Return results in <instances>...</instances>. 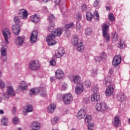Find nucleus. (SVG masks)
Wrapping results in <instances>:
<instances>
[{"label": "nucleus", "mask_w": 130, "mask_h": 130, "mask_svg": "<svg viewBox=\"0 0 130 130\" xmlns=\"http://www.w3.org/2000/svg\"><path fill=\"white\" fill-rule=\"evenodd\" d=\"M63 28H57L56 29H53L52 32L50 35V46H54L56 44L55 40L56 37H60L63 32Z\"/></svg>", "instance_id": "1"}, {"label": "nucleus", "mask_w": 130, "mask_h": 130, "mask_svg": "<svg viewBox=\"0 0 130 130\" xmlns=\"http://www.w3.org/2000/svg\"><path fill=\"white\" fill-rule=\"evenodd\" d=\"M40 92L42 97L46 96V88L45 87L32 88L29 91L30 95H37Z\"/></svg>", "instance_id": "2"}, {"label": "nucleus", "mask_w": 130, "mask_h": 130, "mask_svg": "<svg viewBox=\"0 0 130 130\" xmlns=\"http://www.w3.org/2000/svg\"><path fill=\"white\" fill-rule=\"evenodd\" d=\"M111 77L108 76L105 78V83L106 85H109L106 90V95L107 96L111 95L114 92V88L112 85H111Z\"/></svg>", "instance_id": "3"}, {"label": "nucleus", "mask_w": 130, "mask_h": 130, "mask_svg": "<svg viewBox=\"0 0 130 130\" xmlns=\"http://www.w3.org/2000/svg\"><path fill=\"white\" fill-rule=\"evenodd\" d=\"M109 25V23H106V24H103V36L107 43H108L110 40V36L108 33Z\"/></svg>", "instance_id": "4"}, {"label": "nucleus", "mask_w": 130, "mask_h": 130, "mask_svg": "<svg viewBox=\"0 0 130 130\" xmlns=\"http://www.w3.org/2000/svg\"><path fill=\"white\" fill-rule=\"evenodd\" d=\"M41 67L40 62L37 60L31 61L28 64V68L30 71H37Z\"/></svg>", "instance_id": "5"}, {"label": "nucleus", "mask_w": 130, "mask_h": 130, "mask_svg": "<svg viewBox=\"0 0 130 130\" xmlns=\"http://www.w3.org/2000/svg\"><path fill=\"white\" fill-rule=\"evenodd\" d=\"M95 109L98 112H104L108 109V107L106 103L102 102L101 103H97L95 105Z\"/></svg>", "instance_id": "6"}, {"label": "nucleus", "mask_w": 130, "mask_h": 130, "mask_svg": "<svg viewBox=\"0 0 130 130\" xmlns=\"http://www.w3.org/2000/svg\"><path fill=\"white\" fill-rule=\"evenodd\" d=\"M63 103L66 105H69L73 101V97L71 93H65L62 96Z\"/></svg>", "instance_id": "7"}, {"label": "nucleus", "mask_w": 130, "mask_h": 130, "mask_svg": "<svg viewBox=\"0 0 130 130\" xmlns=\"http://www.w3.org/2000/svg\"><path fill=\"white\" fill-rule=\"evenodd\" d=\"M64 54L65 51L64 48L60 47L55 51L53 55L56 57V58H61Z\"/></svg>", "instance_id": "8"}, {"label": "nucleus", "mask_w": 130, "mask_h": 130, "mask_svg": "<svg viewBox=\"0 0 130 130\" xmlns=\"http://www.w3.org/2000/svg\"><path fill=\"white\" fill-rule=\"evenodd\" d=\"M84 90V85L81 82H79L75 87V93L76 94H81Z\"/></svg>", "instance_id": "9"}, {"label": "nucleus", "mask_w": 130, "mask_h": 130, "mask_svg": "<svg viewBox=\"0 0 130 130\" xmlns=\"http://www.w3.org/2000/svg\"><path fill=\"white\" fill-rule=\"evenodd\" d=\"M55 76L57 79H62L64 77V72L61 69H57L55 72Z\"/></svg>", "instance_id": "10"}, {"label": "nucleus", "mask_w": 130, "mask_h": 130, "mask_svg": "<svg viewBox=\"0 0 130 130\" xmlns=\"http://www.w3.org/2000/svg\"><path fill=\"white\" fill-rule=\"evenodd\" d=\"M37 37H38V32L37 30H34L30 37V41L31 43H35L37 41Z\"/></svg>", "instance_id": "11"}, {"label": "nucleus", "mask_w": 130, "mask_h": 130, "mask_svg": "<svg viewBox=\"0 0 130 130\" xmlns=\"http://www.w3.org/2000/svg\"><path fill=\"white\" fill-rule=\"evenodd\" d=\"M70 80L71 81H73V82L78 85L80 82H81V78L79 75H75L73 76V75L69 77Z\"/></svg>", "instance_id": "12"}, {"label": "nucleus", "mask_w": 130, "mask_h": 130, "mask_svg": "<svg viewBox=\"0 0 130 130\" xmlns=\"http://www.w3.org/2000/svg\"><path fill=\"white\" fill-rule=\"evenodd\" d=\"M3 34L6 43H9V40H8V38L11 37V31H10V29L8 28H6L5 30L3 32Z\"/></svg>", "instance_id": "13"}, {"label": "nucleus", "mask_w": 130, "mask_h": 130, "mask_svg": "<svg viewBox=\"0 0 130 130\" xmlns=\"http://www.w3.org/2000/svg\"><path fill=\"white\" fill-rule=\"evenodd\" d=\"M121 61L122 58L121 56L117 55V56H115L113 59L112 65H113V66H117V65H118L121 63Z\"/></svg>", "instance_id": "14"}, {"label": "nucleus", "mask_w": 130, "mask_h": 130, "mask_svg": "<svg viewBox=\"0 0 130 130\" xmlns=\"http://www.w3.org/2000/svg\"><path fill=\"white\" fill-rule=\"evenodd\" d=\"M86 115V112L85 111V110L82 109L79 111L77 114V118L79 120H82V119H83L85 118V116Z\"/></svg>", "instance_id": "15"}, {"label": "nucleus", "mask_w": 130, "mask_h": 130, "mask_svg": "<svg viewBox=\"0 0 130 130\" xmlns=\"http://www.w3.org/2000/svg\"><path fill=\"white\" fill-rule=\"evenodd\" d=\"M20 30L21 27H20V25L19 24H14L12 26V31L15 35H19Z\"/></svg>", "instance_id": "16"}, {"label": "nucleus", "mask_w": 130, "mask_h": 130, "mask_svg": "<svg viewBox=\"0 0 130 130\" xmlns=\"http://www.w3.org/2000/svg\"><path fill=\"white\" fill-rule=\"evenodd\" d=\"M113 124L116 127H119L121 125V121L119 116H116L114 117L113 120Z\"/></svg>", "instance_id": "17"}, {"label": "nucleus", "mask_w": 130, "mask_h": 130, "mask_svg": "<svg viewBox=\"0 0 130 130\" xmlns=\"http://www.w3.org/2000/svg\"><path fill=\"white\" fill-rule=\"evenodd\" d=\"M90 100L92 102H97L100 100V94L99 93H93L90 96Z\"/></svg>", "instance_id": "18"}, {"label": "nucleus", "mask_w": 130, "mask_h": 130, "mask_svg": "<svg viewBox=\"0 0 130 130\" xmlns=\"http://www.w3.org/2000/svg\"><path fill=\"white\" fill-rule=\"evenodd\" d=\"M117 99L120 102H124L126 100V96H125L124 92L119 91L117 94Z\"/></svg>", "instance_id": "19"}, {"label": "nucleus", "mask_w": 130, "mask_h": 130, "mask_svg": "<svg viewBox=\"0 0 130 130\" xmlns=\"http://www.w3.org/2000/svg\"><path fill=\"white\" fill-rule=\"evenodd\" d=\"M85 47L83 43H79L77 46V51L79 52L80 53H82L83 52L84 50H85Z\"/></svg>", "instance_id": "20"}, {"label": "nucleus", "mask_w": 130, "mask_h": 130, "mask_svg": "<svg viewBox=\"0 0 130 130\" xmlns=\"http://www.w3.org/2000/svg\"><path fill=\"white\" fill-rule=\"evenodd\" d=\"M19 87L22 91H27L28 90V84L25 81H22L19 85Z\"/></svg>", "instance_id": "21"}, {"label": "nucleus", "mask_w": 130, "mask_h": 130, "mask_svg": "<svg viewBox=\"0 0 130 130\" xmlns=\"http://www.w3.org/2000/svg\"><path fill=\"white\" fill-rule=\"evenodd\" d=\"M31 128L33 130H39L40 128V123L37 121H33L31 123Z\"/></svg>", "instance_id": "22"}, {"label": "nucleus", "mask_w": 130, "mask_h": 130, "mask_svg": "<svg viewBox=\"0 0 130 130\" xmlns=\"http://www.w3.org/2000/svg\"><path fill=\"white\" fill-rule=\"evenodd\" d=\"M74 25V23H73V22H71V23H68V24H66L64 26V28H65V30H67V31H66L65 32V35L67 36V37H69V36H70V32L68 34V30H69V29H70V28H72Z\"/></svg>", "instance_id": "23"}, {"label": "nucleus", "mask_w": 130, "mask_h": 130, "mask_svg": "<svg viewBox=\"0 0 130 130\" xmlns=\"http://www.w3.org/2000/svg\"><path fill=\"white\" fill-rule=\"evenodd\" d=\"M56 17H55L53 14H50V29H53L54 26V20H55Z\"/></svg>", "instance_id": "24"}, {"label": "nucleus", "mask_w": 130, "mask_h": 130, "mask_svg": "<svg viewBox=\"0 0 130 130\" xmlns=\"http://www.w3.org/2000/svg\"><path fill=\"white\" fill-rule=\"evenodd\" d=\"M24 43V38L22 37H18L15 38V44L17 45H22Z\"/></svg>", "instance_id": "25"}, {"label": "nucleus", "mask_w": 130, "mask_h": 130, "mask_svg": "<svg viewBox=\"0 0 130 130\" xmlns=\"http://www.w3.org/2000/svg\"><path fill=\"white\" fill-rule=\"evenodd\" d=\"M1 55L2 56V58L4 61L7 60V49L5 48H2L1 50Z\"/></svg>", "instance_id": "26"}, {"label": "nucleus", "mask_w": 130, "mask_h": 130, "mask_svg": "<svg viewBox=\"0 0 130 130\" xmlns=\"http://www.w3.org/2000/svg\"><path fill=\"white\" fill-rule=\"evenodd\" d=\"M19 17H21L22 18H25L26 19L27 17H28V12L26 11L25 9H21L19 13Z\"/></svg>", "instance_id": "27"}, {"label": "nucleus", "mask_w": 130, "mask_h": 130, "mask_svg": "<svg viewBox=\"0 0 130 130\" xmlns=\"http://www.w3.org/2000/svg\"><path fill=\"white\" fill-rule=\"evenodd\" d=\"M7 92H8L9 94H10V96H12V97L16 95L15 90H14V88L12 86H8Z\"/></svg>", "instance_id": "28"}, {"label": "nucleus", "mask_w": 130, "mask_h": 130, "mask_svg": "<svg viewBox=\"0 0 130 130\" xmlns=\"http://www.w3.org/2000/svg\"><path fill=\"white\" fill-rule=\"evenodd\" d=\"M40 20L39 17L37 16V15H35L34 16H31L30 17V21L32 22V23H38Z\"/></svg>", "instance_id": "29"}, {"label": "nucleus", "mask_w": 130, "mask_h": 130, "mask_svg": "<svg viewBox=\"0 0 130 130\" xmlns=\"http://www.w3.org/2000/svg\"><path fill=\"white\" fill-rule=\"evenodd\" d=\"M90 72L91 76L95 77V76H97L98 74V68H93Z\"/></svg>", "instance_id": "30"}, {"label": "nucleus", "mask_w": 130, "mask_h": 130, "mask_svg": "<svg viewBox=\"0 0 130 130\" xmlns=\"http://www.w3.org/2000/svg\"><path fill=\"white\" fill-rule=\"evenodd\" d=\"M67 87V84L65 83V82H61L59 83V88L61 90H66Z\"/></svg>", "instance_id": "31"}, {"label": "nucleus", "mask_w": 130, "mask_h": 130, "mask_svg": "<svg viewBox=\"0 0 130 130\" xmlns=\"http://www.w3.org/2000/svg\"><path fill=\"white\" fill-rule=\"evenodd\" d=\"M85 35L86 36H91L93 31L90 27H87L85 30Z\"/></svg>", "instance_id": "32"}, {"label": "nucleus", "mask_w": 130, "mask_h": 130, "mask_svg": "<svg viewBox=\"0 0 130 130\" xmlns=\"http://www.w3.org/2000/svg\"><path fill=\"white\" fill-rule=\"evenodd\" d=\"M56 108V106L55 104H51V105H50V113L54 112Z\"/></svg>", "instance_id": "33"}, {"label": "nucleus", "mask_w": 130, "mask_h": 130, "mask_svg": "<svg viewBox=\"0 0 130 130\" xmlns=\"http://www.w3.org/2000/svg\"><path fill=\"white\" fill-rule=\"evenodd\" d=\"M92 120V117L90 115H86L85 118V123H90Z\"/></svg>", "instance_id": "34"}, {"label": "nucleus", "mask_w": 130, "mask_h": 130, "mask_svg": "<svg viewBox=\"0 0 130 130\" xmlns=\"http://www.w3.org/2000/svg\"><path fill=\"white\" fill-rule=\"evenodd\" d=\"M86 17L88 21H91L93 18V15H92V13H91V12H87L86 14Z\"/></svg>", "instance_id": "35"}, {"label": "nucleus", "mask_w": 130, "mask_h": 130, "mask_svg": "<svg viewBox=\"0 0 130 130\" xmlns=\"http://www.w3.org/2000/svg\"><path fill=\"white\" fill-rule=\"evenodd\" d=\"M8 120H9V119H8V118L7 117L3 118L1 121L2 125H4V126L8 125Z\"/></svg>", "instance_id": "36"}, {"label": "nucleus", "mask_w": 130, "mask_h": 130, "mask_svg": "<svg viewBox=\"0 0 130 130\" xmlns=\"http://www.w3.org/2000/svg\"><path fill=\"white\" fill-rule=\"evenodd\" d=\"M93 16L95 20H98V21H99L100 19V16L99 13H98V11H94V12L93 13Z\"/></svg>", "instance_id": "37"}, {"label": "nucleus", "mask_w": 130, "mask_h": 130, "mask_svg": "<svg viewBox=\"0 0 130 130\" xmlns=\"http://www.w3.org/2000/svg\"><path fill=\"white\" fill-rule=\"evenodd\" d=\"M72 44H74L75 46H77L79 43L78 38H74L72 41Z\"/></svg>", "instance_id": "38"}, {"label": "nucleus", "mask_w": 130, "mask_h": 130, "mask_svg": "<svg viewBox=\"0 0 130 130\" xmlns=\"http://www.w3.org/2000/svg\"><path fill=\"white\" fill-rule=\"evenodd\" d=\"M98 90L99 87L98 85H95L94 86H93V87H92L91 89V91H92V92H93V93H98Z\"/></svg>", "instance_id": "39"}, {"label": "nucleus", "mask_w": 130, "mask_h": 130, "mask_svg": "<svg viewBox=\"0 0 130 130\" xmlns=\"http://www.w3.org/2000/svg\"><path fill=\"white\" fill-rule=\"evenodd\" d=\"M84 84L86 87L88 88H90L92 85L90 80H86L85 81H84Z\"/></svg>", "instance_id": "40"}, {"label": "nucleus", "mask_w": 130, "mask_h": 130, "mask_svg": "<svg viewBox=\"0 0 130 130\" xmlns=\"http://www.w3.org/2000/svg\"><path fill=\"white\" fill-rule=\"evenodd\" d=\"M58 120L59 119L58 118H53V119H52V120H51V122L52 123V124H53V125H55V124H57Z\"/></svg>", "instance_id": "41"}, {"label": "nucleus", "mask_w": 130, "mask_h": 130, "mask_svg": "<svg viewBox=\"0 0 130 130\" xmlns=\"http://www.w3.org/2000/svg\"><path fill=\"white\" fill-rule=\"evenodd\" d=\"M88 130H94V124L93 123H89L88 125Z\"/></svg>", "instance_id": "42"}, {"label": "nucleus", "mask_w": 130, "mask_h": 130, "mask_svg": "<svg viewBox=\"0 0 130 130\" xmlns=\"http://www.w3.org/2000/svg\"><path fill=\"white\" fill-rule=\"evenodd\" d=\"M13 122L14 124H18L19 123V118L15 117L13 119Z\"/></svg>", "instance_id": "43"}, {"label": "nucleus", "mask_w": 130, "mask_h": 130, "mask_svg": "<svg viewBox=\"0 0 130 130\" xmlns=\"http://www.w3.org/2000/svg\"><path fill=\"white\" fill-rule=\"evenodd\" d=\"M14 21L15 23V25H19V23H20V19H19V17L18 16H15L14 17Z\"/></svg>", "instance_id": "44"}, {"label": "nucleus", "mask_w": 130, "mask_h": 130, "mask_svg": "<svg viewBox=\"0 0 130 130\" xmlns=\"http://www.w3.org/2000/svg\"><path fill=\"white\" fill-rule=\"evenodd\" d=\"M27 112H32L33 111V107L31 105H29L27 107Z\"/></svg>", "instance_id": "45"}, {"label": "nucleus", "mask_w": 130, "mask_h": 130, "mask_svg": "<svg viewBox=\"0 0 130 130\" xmlns=\"http://www.w3.org/2000/svg\"><path fill=\"white\" fill-rule=\"evenodd\" d=\"M10 96H11V94H9V93L6 92L4 94L3 97L5 100H7V99H9L10 98Z\"/></svg>", "instance_id": "46"}, {"label": "nucleus", "mask_w": 130, "mask_h": 130, "mask_svg": "<svg viewBox=\"0 0 130 130\" xmlns=\"http://www.w3.org/2000/svg\"><path fill=\"white\" fill-rule=\"evenodd\" d=\"M109 19L110 21H114L115 17L113 13H110V14H109Z\"/></svg>", "instance_id": "47"}, {"label": "nucleus", "mask_w": 130, "mask_h": 130, "mask_svg": "<svg viewBox=\"0 0 130 130\" xmlns=\"http://www.w3.org/2000/svg\"><path fill=\"white\" fill-rule=\"evenodd\" d=\"M118 48L119 49H124V47H125V45L122 42H120L118 45Z\"/></svg>", "instance_id": "48"}, {"label": "nucleus", "mask_w": 130, "mask_h": 130, "mask_svg": "<svg viewBox=\"0 0 130 130\" xmlns=\"http://www.w3.org/2000/svg\"><path fill=\"white\" fill-rule=\"evenodd\" d=\"M112 36L114 41H117L118 40V35L116 33L112 34Z\"/></svg>", "instance_id": "49"}, {"label": "nucleus", "mask_w": 130, "mask_h": 130, "mask_svg": "<svg viewBox=\"0 0 130 130\" xmlns=\"http://www.w3.org/2000/svg\"><path fill=\"white\" fill-rule=\"evenodd\" d=\"M56 64V62L55 60H54V59H52L50 61V64L51 65V66H55Z\"/></svg>", "instance_id": "50"}, {"label": "nucleus", "mask_w": 130, "mask_h": 130, "mask_svg": "<svg viewBox=\"0 0 130 130\" xmlns=\"http://www.w3.org/2000/svg\"><path fill=\"white\" fill-rule=\"evenodd\" d=\"M81 10L82 11V12H86V11H87V6L86 5H82V6H81Z\"/></svg>", "instance_id": "51"}, {"label": "nucleus", "mask_w": 130, "mask_h": 130, "mask_svg": "<svg viewBox=\"0 0 130 130\" xmlns=\"http://www.w3.org/2000/svg\"><path fill=\"white\" fill-rule=\"evenodd\" d=\"M76 28L77 30H81L82 26H81V24H80V23H79V22H78L76 24Z\"/></svg>", "instance_id": "52"}, {"label": "nucleus", "mask_w": 130, "mask_h": 130, "mask_svg": "<svg viewBox=\"0 0 130 130\" xmlns=\"http://www.w3.org/2000/svg\"><path fill=\"white\" fill-rule=\"evenodd\" d=\"M100 0H95L94 2L93 6L94 7H98L99 6Z\"/></svg>", "instance_id": "53"}, {"label": "nucleus", "mask_w": 130, "mask_h": 130, "mask_svg": "<svg viewBox=\"0 0 130 130\" xmlns=\"http://www.w3.org/2000/svg\"><path fill=\"white\" fill-rule=\"evenodd\" d=\"M0 88H5V82L3 80H0Z\"/></svg>", "instance_id": "54"}, {"label": "nucleus", "mask_w": 130, "mask_h": 130, "mask_svg": "<svg viewBox=\"0 0 130 130\" xmlns=\"http://www.w3.org/2000/svg\"><path fill=\"white\" fill-rule=\"evenodd\" d=\"M101 60L102 59H106L107 58V55L105 53H103V54H101Z\"/></svg>", "instance_id": "55"}, {"label": "nucleus", "mask_w": 130, "mask_h": 130, "mask_svg": "<svg viewBox=\"0 0 130 130\" xmlns=\"http://www.w3.org/2000/svg\"><path fill=\"white\" fill-rule=\"evenodd\" d=\"M77 19H78V20H81L82 19V15L81 14V13H78V14H77L76 15V17Z\"/></svg>", "instance_id": "56"}, {"label": "nucleus", "mask_w": 130, "mask_h": 130, "mask_svg": "<svg viewBox=\"0 0 130 130\" xmlns=\"http://www.w3.org/2000/svg\"><path fill=\"white\" fill-rule=\"evenodd\" d=\"M94 60H95V61H96V62H100V61H101V56L95 57Z\"/></svg>", "instance_id": "57"}, {"label": "nucleus", "mask_w": 130, "mask_h": 130, "mask_svg": "<svg viewBox=\"0 0 130 130\" xmlns=\"http://www.w3.org/2000/svg\"><path fill=\"white\" fill-rule=\"evenodd\" d=\"M46 42L48 44V45L49 46V35H48L47 36V38H46Z\"/></svg>", "instance_id": "58"}, {"label": "nucleus", "mask_w": 130, "mask_h": 130, "mask_svg": "<svg viewBox=\"0 0 130 130\" xmlns=\"http://www.w3.org/2000/svg\"><path fill=\"white\" fill-rule=\"evenodd\" d=\"M50 81H51V83L55 82V77H51Z\"/></svg>", "instance_id": "59"}, {"label": "nucleus", "mask_w": 130, "mask_h": 130, "mask_svg": "<svg viewBox=\"0 0 130 130\" xmlns=\"http://www.w3.org/2000/svg\"><path fill=\"white\" fill-rule=\"evenodd\" d=\"M12 112L13 114H16V112H17V108L14 107L12 109Z\"/></svg>", "instance_id": "60"}, {"label": "nucleus", "mask_w": 130, "mask_h": 130, "mask_svg": "<svg viewBox=\"0 0 130 130\" xmlns=\"http://www.w3.org/2000/svg\"><path fill=\"white\" fill-rule=\"evenodd\" d=\"M55 3L57 4V5H58L60 3V2L61 0H54Z\"/></svg>", "instance_id": "61"}, {"label": "nucleus", "mask_w": 130, "mask_h": 130, "mask_svg": "<svg viewBox=\"0 0 130 130\" xmlns=\"http://www.w3.org/2000/svg\"><path fill=\"white\" fill-rule=\"evenodd\" d=\"M113 72V70L112 69H110V70L109 71V73L110 74H112Z\"/></svg>", "instance_id": "62"}, {"label": "nucleus", "mask_w": 130, "mask_h": 130, "mask_svg": "<svg viewBox=\"0 0 130 130\" xmlns=\"http://www.w3.org/2000/svg\"><path fill=\"white\" fill-rule=\"evenodd\" d=\"M61 94H58V95L57 96V99H61Z\"/></svg>", "instance_id": "63"}, {"label": "nucleus", "mask_w": 130, "mask_h": 130, "mask_svg": "<svg viewBox=\"0 0 130 130\" xmlns=\"http://www.w3.org/2000/svg\"><path fill=\"white\" fill-rule=\"evenodd\" d=\"M0 114H4V111L3 110H0Z\"/></svg>", "instance_id": "64"}]
</instances>
